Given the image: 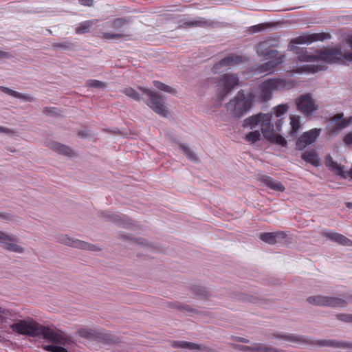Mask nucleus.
Masks as SVG:
<instances>
[{"label": "nucleus", "mask_w": 352, "mask_h": 352, "mask_svg": "<svg viewBox=\"0 0 352 352\" xmlns=\"http://www.w3.org/2000/svg\"><path fill=\"white\" fill-rule=\"evenodd\" d=\"M10 328L19 334L32 337L41 336L50 342L60 345H44L43 349L48 352H68L65 348L61 346H67L73 344L72 338L66 333L60 330L55 331L49 327L43 326L31 318L20 320L12 324Z\"/></svg>", "instance_id": "obj_1"}, {"label": "nucleus", "mask_w": 352, "mask_h": 352, "mask_svg": "<svg viewBox=\"0 0 352 352\" xmlns=\"http://www.w3.org/2000/svg\"><path fill=\"white\" fill-rule=\"evenodd\" d=\"M331 38L329 33H304L290 41L289 48L297 55V58L300 61L312 62L316 61L315 55L310 54L304 47H296V44H309L316 41H323Z\"/></svg>", "instance_id": "obj_2"}, {"label": "nucleus", "mask_w": 352, "mask_h": 352, "mask_svg": "<svg viewBox=\"0 0 352 352\" xmlns=\"http://www.w3.org/2000/svg\"><path fill=\"white\" fill-rule=\"evenodd\" d=\"M254 100V95L252 93L246 95L243 90H240L227 104V109L232 111L235 117L240 118L252 108Z\"/></svg>", "instance_id": "obj_3"}, {"label": "nucleus", "mask_w": 352, "mask_h": 352, "mask_svg": "<svg viewBox=\"0 0 352 352\" xmlns=\"http://www.w3.org/2000/svg\"><path fill=\"white\" fill-rule=\"evenodd\" d=\"M290 87L291 84L285 79L278 78L267 79L258 86L260 90L258 98L262 102H267L272 98L274 91L289 88Z\"/></svg>", "instance_id": "obj_4"}, {"label": "nucleus", "mask_w": 352, "mask_h": 352, "mask_svg": "<svg viewBox=\"0 0 352 352\" xmlns=\"http://www.w3.org/2000/svg\"><path fill=\"white\" fill-rule=\"evenodd\" d=\"M239 77L234 74H225L214 82L218 88L217 100L221 102L239 85Z\"/></svg>", "instance_id": "obj_5"}, {"label": "nucleus", "mask_w": 352, "mask_h": 352, "mask_svg": "<svg viewBox=\"0 0 352 352\" xmlns=\"http://www.w3.org/2000/svg\"><path fill=\"white\" fill-rule=\"evenodd\" d=\"M128 23L129 21L122 18H118L114 20L109 21L104 25V28L105 30L113 29L115 32H118L119 33L101 32L98 36L101 38L107 40L120 38L126 36L128 34H123L122 32H124V27Z\"/></svg>", "instance_id": "obj_6"}, {"label": "nucleus", "mask_w": 352, "mask_h": 352, "mask_svg": "<svg viewBox=\"0 0 352 352\" xmlns=\"http://www.w3.org/2000/svg\"><path fill=\"white\" fill-rule=\"evenodd\" d=\"M139 89L148 97L145 102L154 112L164 118L168 116V111L161 96L155 91L142 87H140Z\"/></svg>", "instance_id": "obj_7"}, {"label": "nucleus", "mask_w": 352, "mask_h": 352, "mask_svg": "<svg viewBox=\"0 0 352 352\" xmlns=\"http://www.w3.org/2000/svg\"><path fill=\"white\" fill-rule=\"evenodd\" d=\"M278 45V41L275 39H267L260 42L256 46V53L258 56L263 59H271L279 56H285L280 54L278 50L274 49Z\"/></svg>", "instance_id": "obj_8"}, {"label": "nucleus", "mask_w": 352, "mask_h": 352, "mask_svg": "<svg viewBox=\"0 0 352 352\" xmlns=\"http://www.w3.org/2000/svg\"><path fill=\"white\" fill-rule=\"evenodd\" d=\"M342 113H337L331 118L327 126V135L329 137H335L352 122V117L343 118Z\"/></svg>", "instance_id": "obj_9"}, {"label": "nucleus", "mask_w": 352, "mask_h": 352, "mask_svg": "<svg viewBox=\"0 0 352 352\" xmlns=\"http://www.w3.org/2000/svg\"><path fill=\"white\" fill-rule=\"evenodd\" d=\"M308 302L317 306H327L331 307H344L347 305V301L340 298L313 296L307 298Z\"/></svg>", "instance_id": "obj_10"}, {"label": "nucleus", "mask_w": 352, "mask_h": 352, "mask_svg": "<svg viewBox=\"0 0 352 352\" xmlns=\"http://www.w3.org/2000/svg\"><path fill=\"white\" fill-rule=\"evenodd\" d=\"M80 337L97 342H111L113 341L111 336L104 331H99L91 329L80 328L78 330Z\"/></svg>", "instance_id": "obj_11"}, {"label": "nucleus", "mask_w": 352, "mask_h": 352, "mask_svg": "<svg viewBox=\"0 0 352 352\" xmlns=\"http://www.w3.org/2000/svg\"><path fill=\"white\" fill-rule=\"evenodd\" d=\"M321 133L320 129L314 128L308 131L304 132L297 140L296 148L298 150H303L308 145L316 142Z\"/></svg>", "instance_id": "obj_12"}, {"label": "nucleus", "mask_w": 352, "mask_h": 352, "mask_svg": "<svg viewBox=\"0 0 352 352\" xmlns=\"http://www.w3.org/2000/svg\"><path fill=\"white\" fill-rule=\"evenodd\" d=\"M296 105L298 109L305 116L311 114L318 109V106L309 94L298 97L296 100Z\"/></svg>", "instance_id": "obj_13"}, {"label": "nucleus", "mask_w": 352, "mask_h": 352, "mask_svg": "<svg viewBox=\"0 0 352 352\" xmlns=\"http://www.w3.org/2000/svg\"><path fill=\"white\" fill-rule=\"evenodd\" d=\"M285 58V56H279L268 59V61L256 66L254 69V72H255L257 74H271L273 72L274 69L276 67H277L284 62Z\"/></svg>", "instance_id": "obj_14"}, {"label": "nucleus", "mask_w": 352, "mask_h": 352, "mask_svg": "<svg viewBox=\"0 0 352 352\" xmlns=\"http://www.w3.org/2000/svg\"><path fill=\"white\" fill-rule=\"evenodd\" d=\"M245 60L246 58L243 56L230 54L216 63L212 69L216 72L221 67L239 65Z\"/></svg>", "instance_id": "obj_15"}, {"label": "nucleus", "mask_w": 352, "mask_h": 352, "mask_svg": "<svg viewBox=\"0 0 352 352\" xmlns=\"http://www.w3.org/2000/svg\"><path fill=\"white\" fill-rule=\"evenodd\" d=\"M16 240L14 237L8 236L6 233L0 231V243L3 248L14 252H23V248L13 243Z\"/></svg>", "instance_id": "obj_16"}, {"label": "nucleus", "mask_w": 352, "mask_h": 352, "mask_svg": "<svg viewBox=\"0 0 352 352\" xmlns=\"http://www.w3.org/2000/svg\"><path fill=\"white\" fill-rule=\"evenodd\" d=\"M178 22L179 23L178 28H189L192 27L206 28L212 25V22L201 17L193 20L182 19H179Z\"/></svg>", "instance_id": "obj_17"}, {"label": "nucleus", "mask_w": 352, "mask_h": 352, "mask_svg": "<svg viewBox=\"0 0 352 352\" xmlns=\"http://www.w3.org/2000/svg\"><path fill=\"white\" fill-rule=\"evenodd\" d=\"M170 346L175 349H186L192 351L202 352L205 349V347L199 344L184 340H173L170 342Z\"/></svg>", "instance_id": "obj_18"}, {"label": "nucleus", "mask_w": 352, "mask_h": 352, "mask_svg": "<svg viewBox=\"0 0 352 352\" xmlns=\"http://www.w3.org/2000/svg\"><path fill=\"white\" fill-rule=\"evenodd\" d=\"M59 240L62 243H64L67 245L74 247L76 248L89 250H94V245L89 244L87 243H85L82 241L78 240V239H74L68 237L66 235L61 236Z\"/></svg>", "instance_id": "obj_19"}, {"label": "nucleus", "mask_w": 352, "mask_h": 352, "mask_svg": "<svg viewBox=\"0 0 352 352\" xmlns=\"http://www.w3.org/2000/svg\"><path fill=\"white\" fill-rule=\"evenodd\" d=\"M272 116L266 113L261 124V130L263 137L268 140L274 134V125L272 123Z\"/></svg>", "instance_id": "obj_20"}, {"label": "nucleus", "mask_w": 352, "mask_h": 352, "mask_svg": "<svg viewBox=\"0 0 352 352\" xmlns=\"http://www.w3.org/2000/svg\"><path fill=\"white\" fill-rule=\"evenodd\" d=\"M323 236L340 245L345 246L352 245V241L341 234L333 231H327L323 232Z\"/></svg>", "instance_id": "obj_21"}, {"label": "nucleus", "mask_w": 352, "mask_h": 352, "mask_svg": "<svg viewBox=\"0 0 352 352\" xmlns=\"http://www.w3.org/2000/svg\"><path fill=\"white\" fill-rule=\"evenodd\" d=\"M285 237L286 234L282 231L275 232H265L260 234V239L263 241L271 245L275 244L278 239H285Z\"/></svg>", "instance_id": "obj_22"}, {"label": "nucleus", "mask_w": 352, "mask_h": 352, "mask_svg": "<svg viewBox=\"0 0 352 352\" xmlns=\"http://www.w3.org/2000/svg\"><path fill=\"white\" fill-rule=\"evenodd\" d=\"M266 113H259L258 114L250 116L244 120L243 126L254 129L258 125H261Z\"/></svg>", "instance_id": "obj_23"}, {"label": "nucleus", "mask_w": 352, "mask_h": 352, "mask_svg": "<svg viewBox=\"0 0 352 352\" xmlns=\"http://www.w3.org/2000/svg\"><path fill=\"white\" fill-rule=\"evenodd\" d=\"M261 181L273 190L283 192L285 190V186L282 184L281 182L274 180L270 176H262L261 177Z\"/></svg>", "instance_id": "obj_24"}, {"label": "nucleus", "mask_w": 352, "mask_h": 352, "mask_svg": "<svg viewBox=\"0 0 352 352\" xmlns=\"http://www.w3.org/2000/svg\"><path fill=\"white\" fill-rule=\"evenodd\" d=\"M0 91L8 94V95H10V96H13L16 98L23 100L25 101H28V102L33 101V97L31 96L30 95L23 94L19 93L18 91H16L14 90H12L10 88H8V87H6L3 86H0Z\"/></svg>", "instance_id": "obj_25"}, {"label": "nucleus", "mask_w": 352, "mask_h": 352, "mask_svg": "<svg viewBox=\"0 0 352 352\" xmlns=\"http://www.w3.org/2000/svg\"><path fill=\"white\" fill-rule=\"evenodd\" d=\"M301 157L306 162L312 164L314 166H318L320 164V159L318 153L314 150H310L302 153Z\"/></svg>", "instance_id": "obj_26"}, {"label": "nucleus", "mask_w": 352, "mask_h": 352, "mask_svg": "<svg viewBox=\"0 0 352 352\" xmlns=\"http://www.w3.org/2000/svg\"><path fill=\"white\" fill-rule=\"evenodd\" d=\"M241 349L243 351H251L252 352H283L281 350L265 346L261 344H256L253 346H242Z\"/></svg>", "instance_id": "obj_27"}, {"label": "nucleus", "mask_w": 352, "mask_h": 352, "mask_svg": "<svg viewBox=\"0 0 352 352\" xmlns=\"http://www.w3.org/2000/svg\"><path fill=\"white\" fill-rule=\"evenodd\" d=\"M98 20H87L79 23L78 26L76 28L75 32L78 34H83L88 32L93 25H96Z\"/></svg>", "instance_id": "obj_28"}, {"label": "nucleus", "mask_w": 352, "mask_h": 352, "mask_svg": "<svg viewBox=\"0 0 352 352\" xmlns=\"http://www.w3.org/2000/svg\"><path fill=\"white\" fill-rule=\"evenodd\" d=\"M321 346H332L336 348H352V343L346 342H338L336 340H321L319 342Z\"/></svg>", "instance_id": "obj_29"}, {"label": "nucleus", "mask_w": 352, "mask_h": 352, "mask_svg": "<svg viewBox=\"0 0 352 352\" xmlns=\"http://www.w3.org/2000/svg\"><path fill=\"white\" fill-rule=\"evenodd\" d=\"M276 338H281L284 340L291 342L295 343L298 345H302V344L307 342V341L302 338L300 336H296L292 334L288 335H276Z\"/></svg>", "instance_id": "obj_30"}, {"label": "nucleus", "mask_w": 352, "mask_h": 352, "mask_svg": "<svg viewBox=\"0 0 352 352\" xmlns=\"http://www.w3.org/2000/svg\"><path fill=\"white\" fill-rule=\"evenodd\" d=\"M51 148L54 151L63 155L71 156L73 154V152L69 147L57 142L53 143L51 146Z\"/></svg>", "instance_id": "obj_31"}, {"label": "nucleus", "mask_w": 352, "mask_h": 352, "mask_svg": "<svg viewBox=\"0 0 352 352\" xmlns=\"http://www.w3.org/2000/svg\"><path fill=\"white\" fill-rule=\"evenodd\" d=\"M153 83V85L156 88H157L164 92H167V93L173 94H175L176 93L175 90L173 88H172L171 87H170L160 81L154 80Z\"/></svg>", "instance_id": "obj_32"}, {"label": "nucleus", "mask_w": 352, "mask_h": 352, "mask_svg": "<svg viewBox=\"0 0 352 352\" xmlns=\"http://www.w3.org/2000/svg\"><path fill=\"white\" fill-rule=\"evenodd\" d=\"M290 124H291V133L292 134L296 133L300 127V117L298 116H292L290 117Z\"/></svg>", "instance_id": "obj_33"}, {"label": "nucleus", "mask_w": 352, "mask_h": 352, "mask_svg": "<svg viewBox=\"0 0 352 352\" xmlns=\"http://www.w3.org/2000/svg\"><path fill=\"white\" fill-rule=\"evenodd\" d=\"M261 138V133L259 131L255 130L251 131L245 135V140L251 144H254Z\"/></svg>", "instance_id": "obj_34"}, {"label": "nucleus", "mask_w": 352, "mask_h": 352, "mask_svg": "<svg viewBox=\"0 0 352 352\" xmlns=\"http://www.w3.org/2000/svg\"><path fill=\"white\" fill-rule=\"evenodd\" d=\"M122 93L135 101L140 100V97L138 93L134 89H133L131 87L124 88L122 90Z\"/></svg>", "instance_id": "obj_35"}, {"label": "nucleus", "mask_w": 352, "mask_h": 352, "mask_svg": "<svg viewBox=\"0 0 352 352\" xmlns=\"http://www.w3.org/2000/svg\"><path fill=\"white\" fill-rule=\"evenodd\" d=\"M179 148L189 160H197L195 153L186 145L180 144Z\"/></svg>", "instance_id": "obj_36"}, {"label": "nucleus", "mask_w": 352, "mask_h": 352, "mask_svg": "<svg viewBox=\"0 0 352 352\" xmlns=\"http://www.w3.org/2000/svg\"><path fill=\"white\" fill-rule=\"evenodd\" d=\"M268 140L271 141L272 142L278 144L282 146H286L287 144L286 140L282 135L275 133L273 135V137L269 138Z\"/></svg>", "instance_id": "obj_37"}, {"label": "nucleus", "mask_w": 352, "mask_h": 352, "mask_svg": "<svg viewBox=\"0 0 352 352\" xmlns=\"http://www.w3.org/2000/svg\"><path fill=\"white\" fill-rule=\"evenodd\" d=\"M289 107L287 104H280L274 109V114L276 117L283 115L287 111Z\"/></svg>", "instance_id": "obj_38"}, {"label": "nucleus", "mask_w": 352, "mask_h": 352, "mask_svg": "<svg viewBox=\"0 0 352 352\" xmlns=\"http://www.w3.org/2000/svg\"><path fill=\"white\" fill-rule=\"evenodd\" d=\"M86 85L90 87H96V88H104L105 84L103 82H101L98 80H88L86 82Z\"/></svg>", "instance_id": "obj_39"}, {"label": "nucleus", "mask_w": 352, "mask_h": 352, "mask_svg": "<svg viewBox=\"0 0 352 352\" xmlns=\"http://www.w3.org/2000/svg\"><path fill=\"white\" fill-rule=\"evenodd\" d=\"M336 318L340 321L352 323L351 314H340L336 315Z\"/></svg>", "instance_id": "obj_40"}, {"label": "nucleus", "mask_w": 352, "mask_h": 352, "mask_svg": "<svg viewBox=\"0 0 352 352\" xmlns=\"http://www.w3.org/2000/svg\"><path fill=\"white\" fill-rule=\"evenodd\" d=\"M325 164L327 166L331 168V169L333 170L339 169L338 164L333 160L332 157L330 155L327 157L325 160Z\"/></svg>", "instance_id": "obj_41"}, {"label": "nucleus", "mask_w": 352, "mask_h": 352, "mask_svg": "<svg viewBox=\"0 0 352 352\" xmlns=\"http://www.w3.org/2000/svg\"><path fill=\"white\" fill-rule=\"evenodd\" d=\"M52 46L54 49L63 48V49L68 50V49L71 48V47L72 46V43L70 42L56 43H53Z\"/></svg>", "instance_id": "obj_42"}, {"label": "nucleus", "mask_w": 352, "mask_h": 352, "mask_svg": "<svg viewBox=\"0 0 352 352\" xmlns=\"http://www.w3.org/2000/svg\"><path fill=\"white\" fill-rule=\"evenodd\" d=\"M270 26L271 25L270 23H261L256 25H254L251 28L253 32H258L270 28Z\"/></svg>", "instance_id": "obj_43"}, {"label": "nucleus", "mask_w": 352, "mask_h": 352, "mask_svg": "<svg viewBox=\"0 0 352 352\" xmlns=\"http://www.w3.org/2000/svg\"><path fill=\"white\" fill-rule=\"evenodd\" d=\"M0 312L2 313L3 315L5 316V318H6L12 319L13 320H16L17 314L15 313L14 311H10V310H5V311H0Z\"/></svg>", "instance_id": "obj_44"}, {"label": "nucleus", "mask_w": 352, "mask_h": 352, "mask_svg": "<svg viewBox=\"0 0 352 352\" xmlns=\"http://www.w3.org/2000/svg\"><path fill=\"white\" fill-rule=\"evenodd\" d=\"M108 218H109L110 220H111V221H113L116 222V223H118V224H119V225H122V224H123V223H122V222H121V221H122V219H118V218H119V217H118V216H117V215H116V214L110 215L109 217H108Z\"/></svg>", "instance_id": "obj_45"}, {"label": "nucleus", "mask_w": 352, "mask_h": 352, "mask_svg": "<svg viewBox=\"0 0 352 352\" xmlns=\"http://www.w3.org/2000/svg\"><path fill=\"white\" fill-rule=\"evenodd\" d=\"M79 3L84 6L91 7L94 5L93 0H78Z\"/></svg>", "instance_id": "obj_46"}, {"label": "nucleus", "mask_w": 352, "mask_h": 352, "mask_svg": "<svg viewBox=\"0 0 352 352\" xmlns=\"http://www.w3.org/2000/svg\"><path fill=\"white\" fill-rule=\"evenodd\" d=\"M344 142L346 144H352V132L347 133L344 138Z\"/></svg>", "instance_id": "obj_47"}, {"label": "nucleus", "mask_w": 352, "mask_h": 352, "mask_svg": "<svg viewBox=\"0 0 352 352\" xmlns=\"http://www.w3.org/2000/svg\"><path fill=\"white\" fill-rule=\"evenodd\" d=\"M44 112L46 114H56L57 113V109L55 107H46L44 110Z\"/></svg>", "instance_id": "obj_48"}, {"label": "nucleus", "mask_w": 352, "mask_h": 352, "mask_svg": "<svg viewBox=\"0 0 352 352\" xmlns=\"http://www.w3.org/2000/svg\"><path fill=\"white\" fill-rule=\"evenodd\" d=\"M11 57V55L6 52L0 50V58H9Z\"/></svg>", "instance_id": "obj_49"}, {"label": "nucleus", "mask_w": 352, "mask_h": 352, "mask_svg": "<svg viewBox=\"0 0 352 352\" xmlns=\"http://www.w3.org/2000/svg\"><path fill=\"white\" fill-rule=\"evenodd\" d=\"M0 133H12V131L8 128L0 126Z\"/></svg>", "instance_id": "obj_50"}, {"label": "nucleus", "mask_w": 352, "mask_h": 352, "mask_svg": "<svg viewBox=\"0 0 352 352\" xmlns=\"http://www.w3.org/2000/svg\"><path fill=\"white\" fill-rule=\"evenodd\" d=\"M234 340L238 341V342H243V343H248L249 342L248 340H247L245 338H241V337H235Z\"/></svg>", "instance_id": "obj_51"}, {"label": "nucleus", "mask_w": 352, "mask_h": 352, "mask_svg": "<svg viewBox=\"0 0 352 352\" xmlns=\"http://www.w3.org/2000/svg\"><path fill=\"white\" fill-rule=\"evenodd\" d=\"M197 294L199 295V296H206V291L203 289V288H200L199 289V291L196 292Z\"/></svg>", "instance_id": "obj_52"}, {"label": "nucleus", "mask_w": 352, "mask_h": 352, "mask_svg": "<svg viewBox=\"0 0 352 352\" xmlns=\"http://www.w3.org/2000/svg\"><path fill=\"white\" fill-rule=\"evenodd\" d=\"M282 124H283V120H282L281 119L278 120L276 121V128H277V129H278V131H280V126H281Z\"/></svg>", "instance_id": "obj_53"}, {"label": "nucleus", "mask_w": 352, "mask_h": 352, "mask_svg": "<svg viewBox=\"0 0 352 352\" xmlns=\"http://www.w3.org/2000/svg\"><path fill=\"white\" fill-rule=\"evenodd\" d=\"M347 175L348 177H349L351 179H352V169H351L349 171L347 172Z\"/></svg>", "instance_id": "obj_54"}, {"label": "nucleus", "mask_w": 352, "mask_h": 352, "mask_svg": "<svg viewBox=\"0 0 352 352\" xmlns=\"http://www.w3.org/2000/svg\"><path fill=\"white\" fill-rule=\"evenodd\" d=\"M318 69H319L317 67L316 69H314V71H313V72H316V71H318Z\"/></svg>", "instance_id": "obj_55"}, {"label": "nucleus", "mask_w": 352, "mask_h": 352, "mask_svg": "<svg viewBox=\"0 0 352 352\" xmlns=\"http://www.w3.org/2000/svg\"><path fill=\"white\" fill-rule=\"evenodd\" d=\"M351 300L352 301V298L351 299Z\"/></svg>", "instance_id": "obj_56"}]
</instances>
